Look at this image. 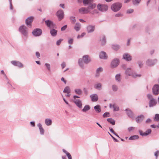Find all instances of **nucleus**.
Instances as JSON below:
<instances>
[{"label":"nucleus","mask_w":159,"mask_h":159,"mask_svg":"<svg viewBox=\"0 0 159 159\" xmlns=\"http://www.w3.org/2000/svg\"><path fill=\"white\" fill-rule=\"evenodd\" d=\"M45 66L46 67L48 71H50V65L48 63H45Z\"/></svg>","instance_id":"09e8293b"},{"label":"nucleus","mask_w":159,"mask_h":159,"mask_svg":"<svg viewBox=\"0 0 159 159\" xmlns=\"http://www.w3.org/2000/svg\"><path fill=\"white\" fill-rule=\"evenodd\" d=\"M63 98V100L64 101V102L66 103L67 105H68L69 106H70V105H69V103H68V102L66 101V99H65L64 98Z\"/></svg>","instance_id":"0e129e2a"},{"label":"nucleus","mask_w":159,"mask_h":159,"mask_svg":"<svg viewBox=\"0 0 159 159\" xmlns=\"http://www.w3.org/2000/svg\"><path fill=\"white\" fill-rule=\"evenodd\" d=\"M122 16V14L120 13H118L115 15V16L117 17H121Z\"/></svg>","instance_id":"6e6d98bb"},{"label":"nucleus","mask_w":159,"mask_h":159,"mask_svg":"<svg viewBox=\"0 0 159 159\" xmlns=\"http://www.w3.org/2000/svg\"><path fill=\"white\" fill-rule=\"evenodd\" d=\"M63 40V39H60L58 40L56 42V44L58 46L60 45L61 42Z\"/></svg>","instance_id":"de8ad7c7"},{"label":"nucleus","mask_w":159,"mask_h":159,"mask_svg":"<svg viewBox=\"0 0 159 159\" xmlns=\"http://www.w3.org/2000/svg\"><path fill=\"white\" fill-rule=\"evenodd\" d=\"M123 58L127 61H131L132 59L131 56L127 53H125L123 54Z\"/></svg>","instance_id":"2eb2a0df"},{"label":"nucleus","mask_w":159,"mask_h":159,"mask_svg":"<svg viewBox=\"0 0 159 159\" xmlns=\"http://www.w3.org/2000/svg\"><path fill=\"white\" fill-rule=\"evenodd\" d=\"M19 31L25 39L27 38L28 35V28L24 25L20 26Z\"/></svg>","instance_id":"7ed1b4c3"},{"label":"nucleus","mask_w":159,"mask_h":159,"mask_svg":"<svg viewBox=\"0 0 159 159\" xmlns=\"http://www.w3.org/2000/svg\"><path fill=\"white\" fill-rule=\"evenodd\" d=\"M94 109L95 111L98 113H99L101 111L100 107L99 105H97L94 107Z\"/></svg>","instance_id":"2f4dec72"},{"label":"nucleus","mask_w":159,"mask_h":159,"mask_svg":"<svg viewBox=\"0 0 159 159\" xmlns=\"http://www.w3.org/2000/svg\"><path fill=\"white\" fill-rule=\"evenodd\" d=\"M133 11H134L133 9H130L128 10L126 12V13L127 14H130V13H131L132 12H133Z\"/></svg>","instance_id":"3c124183"},{"label":"nucleus","mask_w":159,"mask_h":159,"mask_svg":"<svg viewBox=\"0 0 159 159\" xmlns=\"http://www.w3.org/2000/svg\"><path fill=\"white\" fill-rule=\"evenodd\" d=\"M110 136H111L112 138V139H113V140L115 141V142H118V140L117 139H116L113 136H112L110 134Z\"/></svg>","instance_id":"680f3d73"},{"label":"nucleus","mask_w":159,"mask_h":159,"mask_svg":"<svg viewBox=\"0 0 159 159\" xmlns=\"http://www.w3.org/2000/svg\"><path fill=\"white\" fill-rule=\"evenodd\" d=\"M133 4L137 5L140 2L141 0H132Z\"/></svg>","instance_id":"a19ab883"},{"label":"nucleus","mask_w":159,"mask_h":159,"mask_svg":"<svg viewBox=\"0 0 159 159\" xmlns=\"http://www.w3.org/2000/svg\"><path fill=\"white\" fill-rule=\"evenodd\" d=\"M91 8V7H88L87 8L85 7H81L79 10V11L80 13L83 14H87L88 13L94 14L97 12V10H94L92 11L93 10H91L90 9Z\"/></svg>","instance_id":"f03ea898"},{"label":"nucleus","mask_w":159,"mask_h":159,"mask_svg":"<svg viewBox=\"0 0 159 159\" xmlns=\"http://www.w3.org/2000/svg\"><path fill=\"white\" fill-rule=\"evenodd\" d=\"M45 123L47 126H49L52 124V121L51 119L49 118H47L45 119Z\"/></svg>","instance_id":"7c9ffc66"},{"label":"nucleus","mask_w":159,"mask_h":159,"mask_svg":"<svg viewBox=\"0 0 159 159\" xmlns=\"http://www.w3.org/2000/svg\"><path fill=\"white\" fill-rule=\"evenodd\" d=\"M36 55L38 58H39L40 57V54L39 52H36Z\"/></svg>","instance_id":"69168bd1"},{"label":"nucleus","mask_w":159,"mask_h":159,"mask_svg":"<svg viewBox=\"0 0 159 159\" xmlns=\"http://www.w3.org/2000/svg\"><path fill=\"white\" fill-rule=\"evenodd\" d=\"M70 88L68 86L66 87L63 91L64 93H67V94H69L70 93Z\"/></svg>","instance_id":"f704fd0d"},{"label":"nucleus","mask_w":159,"mask_h":159,"mask_svg":"<svg viewBox=\"0 0 159 159\" xmlns=\"http://www.w3.org/2000/svg\"><path fill=\"white\" fill-rule=\"evenodd\" d=\"M90 109V107L89 105H86L82 109V111L83 112H86L87 111L89 110Z\"/></svg>","instance_id":"473e14b6"},{"label":"nucleus","mask_w":159,"mask_h":159,"mask_svg":"<svg viewBox=\"0 0 159 159\" xmlns=\"http://www.w3.org/2000/svg\"><path fill=\"white\" fill-rule=\"evenodd\" d=\"M61 66L62 69H63L66 66L65 63V62H63L61 64Z\"/></svg>","instance_id":"e2e57ef3"},{"label":"nucleus","mask_w":159,"mask_h":159,"mask_svg":"<svg viewBox=\"0 0 159 159\" xmlns=\"http://www.w3.org/2000/svg\"><path fill=\"white\" fill-rule=\"evenodd\" d=\"M112 89L113 91L115 92L117 90L118 87L117 86L115 85H113L112 86Z\"/></svg>","instance_id":"37998d69"},{"label":"nucleus","mask_w":159,"mask_h":159,"mask_svg":"<svg viewBox=\"0 0 159 159\" xmlns=\"http://www.w3.org/2000/svg\"><path fill=\"white\" fill-rule=\"evenodd\" d=\"M126 75L128 76H131L135 78L137 77H140L141 76L140 75H137L135 73L134 71L130 68H128L125 71Z\"/></svg>","instance_id":"423d86ee"},{"label":"nucleus","mask_w":159,"mask_h":159,"mask_svg":"<svg viewBox=\"0 0 159 159\" xmlns=\"http://www.w3.org/2000/svg\"><path fill=\"white\" fill-rule=\"evenodd\" d=\"M50 32L52 36L55 37L57 34V31L54 29H52L50 30Z\"/></svg>","instance_id":"c85d7f7f"},{"label":"nucleus","mask_w":159,"mask_h":159,"mask_svg":"<svg viewBox=\"0 0 159 159\" xmlns=\"http://www.w3.org/2000/svg\"><path fill=\"white\" fill-rule=\"evenodd\" d=\"M110 124H111L112 125H115V120H114L110 118Z\"/></svg>","instance_id":"8fccbe9b"},{"label":"nucleus","mask_w":159,"mask_h":159,"mask_svg":"<svg viewBox=\"0 0 159 159\" xmlns=\"http://www.w3.org/2000/svg\"><path fill=\"white\" fill-rule=\"evenodd\" d=\"M147 97L148 99H150V100L152 99H154L152 98V95L150 94H148L147 95Z\"/></svg>","instance_id":"052dcab7"},{"label":"nucleus","mask_w":159,"mask_h":159,"mask_svg":"<svg viewBox=\"0 0 159 159\" xmlns=\"http://www.w3.org/2000/svg\"><path fill=\"white\" fill-rule=\"evenodd\" d=\"M109 114V113L108 112H106L103 115V117H108V115Z\"/></svg>","instance_id":"5fc2aeb1"},{"label":"nucleus","mask_w":159,"mask_h":159,"mask_svg":"<svg viewBox=\"0 0 159 159\" xmlns=\"http://www.w3.org/2000/svg\"><path fill=\"white\" fill-rule=\"evenodd\" d=\"M45 22L47 26L50 28H54L55 26V25L49 20H45Z\"/></svg>","instance_id":"4468645a"},{"label":"nucleus","mask_w":159,"mask_h":159,"mask_svg":"<svg viewBox=\"0 0 159 159\" xmlns=\"http://www.w3.org/2000/svg\"><path fill=\"white\" fill-rule=\"evenodd\" d=\"M74 102L76 106L80 109H81L82 107V101L79 99H75L74 101Z\"/></svg>","instance_id":"dca6fc26"},{"label":"nucleus","mask_w":159,"mask_h":159,"mask_svg":"<svg viewBox=\"0 0 159 159\" xmlns=\"http://www.w3.org/2000/svg\"><path fill=\"white\" fill-rule=\"evenodd\" d=\"M91 61V59L89 57L88 55H85L82 58H80L78 60V64L82 69L84 68V63L88 64Z\"/></svg>","instance_id":"f257e3e1"},{"label":"nucleus","mask_w":159,"mask_h":159,"mask_svg":"<svg viewBox=\"0 0 159 159\" xmlns=\"http://www.w3.org/2000/svg\"><path fill=\"white\" fill-rule=\"evenodd\" d=\"M119 64V60L118 59H114L111 62V67L113 68H116L117 66Z\"/></svg>","instance_id":"f8f14e48"},{"label":"nucleus","mask_w":159,"mask_h":159,"mask_svg":"<svg viewBox=\"0 0 159 159\" xmlns=\"http://www.w3.org/2000/svg\"><path fill=\"white\" fill-rule=\"evenodd\" d=\"M42 30L40 29L36 28L33 30L32 33L33 35L35 37L39 36L42 34Z\"/></svg>","instance_id":"0eeeda50"},{"label":"nucleus","mask_w":159,"mask_h":159,"mask_svg":"<svg viewBox=\"0 0 159 159\" xmlns=\"http://www.w3.org/2000/svg\"><path fill=\"white\" fill-rule=\"evenodd\" d=\"M75 18V17L73 16H71L70 17V19L74 22V23H75L76 21Z\"/></svg>","instance_id":"13d9d810"},{"label":"nucleus","mask_w":159,"mask_h":159,"mask_svg":"<svg viewBox=\"0 0 159 159\" xmlns=\"http://www.w3.org/2000/svg\"><path fill=\"white\" fill-rule=\"evenodd\" d=\"M100 41L101 44L102 45H103L105 44L106 42L105 37L104 36H102L100 37Z\"/></svg>","instance_id":"c756f323"},{"label":"nucleus","mask_w":159,"mask_h":159,"mask_svg":"<svg viewBox=\"0 0 159 159\" xmlns=\"http://www.w3.org/2000/svg\"><path fill=\"white\" fill-rule=\"evenodd\" d=\"M101 87L102 84L100 83H97L94 85V88L98 90H100L101 88Z\"/></svg>","instance_id":"4c0bfd02"},{"label":"nucleus","mask_w":159,"mask_h":159,"mask_svg":"<svg viewBox=\"0 0 159 159\" xmlns=\"http://www.w3.org/2000/svg\"><path fill=\"white\" fill-rule=\"evenodd\" d=\"M31 125L33 127H34L35 126V123L34 122L31 121L30 122Z\"/></svg>","instance_id":"338daca9"},{"label":"nucleus","mask_w":159,"mask_h":159,"mask_svg":"<svg viewBox=\"0 0 159 159\" xmlns=\"http://www.w3.org/2000/svg\"><path fill=\"white\" fill-rule=\"evenodd\" d=\"M138 63L140 68H141L143 66V62L142 61H139L138 62Z\"/></svg>","instance_id":"49530a36"},{"label":"nucleus","mask_w":159,"mask_h":159,"mask_svg":"<svg viewBox=\"0 0 159 159\" xmlns=\"http://www.w3.org/2000/svg\"><path fill=\"white\" fill-rule=\"evenodd\" d=\"M67 25H65L62 27L61 28V31H64L66 30V29L67 28Z\"/></svg>","instance_id":"603ef678"},{"label":"nucleus","mask_w":159,"mask_h":159,"mask_svg":"<svg viewBox=\"0 0 159 159\" xmlns=\"http://www.w3.org/2000/svg\"><path fill=\"white\" fill-rule=\"evenodd\" d=\"M73 41V39H70L68 41V43L69 44H72Z\"/></svg>","instance_id":"4d7b16f0"},{"label":"nucleus","mask_w":159,"mask_h":159,"mask_svg":"<svg viewBox=\"0 0 159 159\" xmlns=\"http://www.w3.org/2000/svg\"><path fill=\"white\" fill-rule=\"evenodd\" d=\"M62 151L63 152L66 154L68 159H72L71 156L69 153L65 149H63Z\"/></svg>","instance_id":"e433bc0d"},{"label":"nucleus","mask_w":159,"mask_h":159,"mask_svg":"<svg viewBox=\"0 0 159 159\" xmlns=\"http://www.w3.org/2000/svg\"><path fill=\"white\" fill-rule=\"evenodd\" d=\"M111 48L113 50L117 51L120 48V46L118 44H113L111 45Z\"/></svg>","instance_id":"b1692460"},{"label":"nucleus","mask_w":159,"mask_h":159,"mask_svg":"<svg viewBox=\"0 0 159 159\" xmlns=\"http://www.w3.org/2000/svg\"><path fill=\"white\" fill-rule=\"evenodd\" d=\"M153 93L155 95H157L159 93V85L155 84L152 89Z\"/></svg>","instance_id":"9b49d317"},{"label":"nucleus","mask_w":159,"mask_h":159,"mask_svg":"<svg viewBox=\"0 0 159 159\" xmlns=\"http://www.w3.org/2000/svg\"><path fill=\"white\" fill-rule=\"evenodd\" d=\"M81 24L80 23H77L74 27V29L77 31H79L80 28Z\"/></svg>","instance_id":"72a5a7b5"},{"label":"nucleus","mask_w":159,"mask_h":159,"mask_svg":"<svg viewBox=\"0 0 159 159\" xmlns=\"http://www.w3.org/2000/svg\"><path fill=\"white\" fill-rule=\"evenodd\" d=\"M159 155V151L157 150L154 153V156L156 157V159H157Z\"/></svg>","instance_id":"a18cd8bd"},{"label":"nucleus","mask_w":159,"mask_h":159,"mask_svg":"<svg viewBox=\"0 0 159 159\" xmlns=\"http://www.w3.org/2000/svg\"><path fill=\"white\" fill-rule=\"evenodd\" d=\"M115 78L116 81L118 82H120L121 81L120 75L118 74L116 75Z\"/></svg>","instance_id":"58836bf2"},{"label":"nucleus","mask_w":159,"mask_h":159,"mask_svg":"<svg viewBox=\"0 0 159 159\" xmlns=\"http://www.w3.org/2000/svg\"><path fill=\"white\" fill-rule=\"evenodd\" d=\"M125 111H126V114L129 117L131 118H134V114L131 110L127 109L125 110Z\"/></svg>","instance_id":"a878e982"},{"label":"nucleus","mask_w":159,"mask_h":159,"mask_svg":"<svg viewBox=\"0 0 159 159\" xmlns=\"http://www.w3.org/2000/svg\"><path fill=\"white\" fill-rule=\"evenodd\" d=\"M11 63L14 66H17L20 68L23 67V65L20 62L18 61H12Z\"/></svg>","instance_id":"a211bd4d"},{"label":"nucleus","mask_w":159,"mask_h":159,"mask_svg":"<svg viewBox=\"0 0 159 159\" xmlns=\"http://www.w3.org/2000/svg\"><path fill=\"white\" fill-rule=\"evenodd\" d=\"M144 118V116L143 115L139 116L135 118L136 121L137 123H140L143 121Z\"/></svg>","instance_id":"412c9836"},{"label":"nucleus","mask_w":159,"mask_h":159,"mask_svg":"<svg viewBox=\"0 0 159 159\" xmlns=\"http://www.w3.org/2000/svg\"><path fill=\"white\" fill-rule=\"evenodd\" d=\"M90 97L92 101L93 102H96L98 101V97L97 94H94L91 95Z\"/></svg>","instance_id":"cd10ccee"},{"label":"nucleus","mask_w":159,"mask_h":159,"mask_svg":"<svg viewBox=\"0 0 159 159\" xmlns=\"http://www.w3.org/2000/svg\"><path fill=\"white\" fill-rule=\"evenodd\" d=\"M139 138V137L137 135H134L130 137L129 139V140H134L135 139H138Z\"/></svg>","instance_id":"ea45409f"},{"label":"nucleus","mask_w":159,"mask_h":159,"mask_svg":"<svg viewBox=\"0 0 159 159\" xmlns=\"http://www.w3.org/2000/svg\"><path fill=\"white\" fill-rule=\"evenodd\" d=\"M100 59H106L107 58V56L106 53L104 51H102L100 52L99 55Z\"/></svg>","instance_id":"4be33fe9"},{"label":"nucleus","mask_w":159,"mask_h":159,"mask_svg":"<svg viewBox=\"0 0 159 159\" xmlns=\"http://www.w3.org/2000/svg\"><path fill=\"white\" fill-rule=\"evenodd\" d=\"M157 60L156 59L152 60L149 59L146 61V63L148 66H152L157 62Z\"/></svg>","instance_id":"1a4fd4ad"},{"label":"nucleus","mask_w":159,"mask_h":159,"mask_svg":"<svg viewBox=\"0 0 159 159\" xmlns=\"http://www.w3.org/2000/svg\"><path fill=\"white\" fill-rule=\"evenodd\" d=\"M110 108H112L114 111H118L119 110V107L116 103L113 104H110Z\"/></svg>","instance_id":"aec40b11"},{"label":"nucleus","mask_w":159,"mask_h":159,"mask_svg":"<svg viewBox=\"0 0 159 159\" xmlns=\"http://www.w3.org/2000/svg\"><path fill=\"white\" fill-rule=\"evenodd\" d=\"M134 129V128L133 127H129L128 128V130L129 132H130L133 130Z\"/></svg>","instance_id":"bf43d9fd"},{"label":"nucleus","mask_w":159,"mask_h":159,"mask_svg":"<svg viewBox=\"0 0 159 159\" xmlns=\"http://www.w3.org/2000/svg\"><path fill=\"white\" fill-rule=\"evenodd\" d=\"M103 71V69L102 67H99L97 68L96 70V73L95 75L96 77H98L100 75V73Z\"/></svg>","instance_id":"393cba45"},{"label":"nucleus","mask_w":159,"mask_h":159,"mask_svg":"<svg viewBox=\"0 0 159 159\" xmlns=\"http://www.w3.org/2000/svg\"><path fill=\"white\" fill-rule=\"evenodd\" d=\"M110 131L112 133H113L114 134H115L116 136L118 138L120 139V137L117 135L114 131L113 129H110Z\"/></svg>","instance_id":"c03bdc74"},{"label":"nucleus","mask_w":159,"mask_h":159,"mask_svg":"<svg viewBox=\"0 0 159 159\" xmlns=\"http://www.w3.org/2000/svg\"><path fill=\"white\" fill-rule=\"evenodd\" d=\"M33 19L34 18L32 16L29 17L26 19L25 20V23L28 27H31V24L33 20Z\"/></svg>","instance_id":"ddd939ff"},{"label":"nucleus","mask_w":159,"mask_h":159,"mask_svg":"<svg viewBox=\"0 0 159 159\" xmlns=\"http://www.w3.org/2000/svg\"><path fill=\"white\" fill-rule=\"evenodd\" d=\"M95 26L94 25H89L87 27V30L88 33H90L93 32L95 30Z\"/></svg>","instance_id":"6ab92c4d"},{"label":"nucleus","mask_w":159,"mask_h":159,"mask_svg":"<svg viewBox=\"0 0 159 159\" xmlns=\"http://www.w3.org/2000/svg\"><path fill=\"white\" fill-rule=\"evenodd\" d=\"M93 0H83V2L84 6L91 7V10H93L96 7V4L94 3Z\"/></svg>","instance_id":"20e7f679"},{"label":"nucleus","mask_w":159,"mask_h":159,"mask_svg":"<svg viewBox=\"0 0 159 159\" xmlns=\"http://www.w3.org/2000/svg\"><path fill=\"white\" fill-rule=\"evenodd\" d=\"M151 132L152 131L151 129H148L144 133L141 130H139V134L142 136H145L149 135L151 133Z\"/></svg>","instance_id":"f3484780"},{"label":"nucleus","mask_w":159,"mask_h":159,"mask_svg":"<svg viewBox=\"0 0 159 159\" xmlns=\"http://www.w3.org/2000/svg\"><path fill=\"white\" fill-rule=\"evenodd\" d=\"M37 126L39 128L40 134L41 135L44 134V130L42 127L41 124L40 123H39L38 124Z\"/></svg>","instance_id":"bb28decb"},{"label":"nucleus","mask_w":159,"mask_h":159,"mask_svg":"<svg viewBox=\"0 0 159 159\" xmlns=\"http://www.w3.org/2000/svg\"><path fill=\"white\" fill-rule=\"evenodd\" d=\"M98 9L102 12L105 11L108 9V6L104 4H98L97 6Z\"/></svg>","instance_id":"6e6552de"},{"label":"nucleus","mask_w":159,"mask_h":159,"mask_svg":"<svg viewBox=\"0 0 159 159\" xmlns=\"http://www.w3.org/2000/svg\"><path fill=\"white\" fill-rule=\"evenodd\" d=\"M57 15L59 20H61L64 17V12L62 10H59L57 12Z\"/></svg>","instance_id":"9d476101"},{"label":"nucleus","mask_w":159,"mask_h":159,"mask_svg":"<svg viewBox=\"0 0 159 159\" xmlns=\"http://www.w3.org/2000/svg\"><path fill=\"white\" fill-rule=\"evenodd\" d=\"M85 35V33H82L81 35H78L77 37V39H79L83 37Z\"/></svg>","instance_id":"864d4df0"},{"label":"nucleus","mask_w":159,"mask_h":159,"mask_svg":"<svg viewBox=\"0 0 159 159\" xmlns=\"http://www.w3.org/2000/svg\"><path fill=\"white\" fill-rule=\"evenodd\" d=\"M154 119L155 121H159V114H155V116L154 118Z\"/></svg>","instance_id":"79ce46f5"},{"label":"nucleus","mask_w":159,"mask_h":159,"mask_svg":"<svg viewBox=\"0 0 159 159\" xmlns=\"http://www.w3.org/2000/svg\"><path fill=\"white\" fill-rule=\"evenodd\" d=\"M61 80L65 84H66V81L65 80L64 78L63 77H62L61 79Z\"/></svg>","instance_id":"774afa93"},{"label":"nucleus","mask_w":159,"mask_h":159,"mask_svg":"<svg viewBox=\"0 0 159 159\" xmlns=\"http://www.w3.org/2000/svg\"><path fill=\"white\" fill-rule=\"evenodd\" d=\"M122 4L120 2H116L112 4L111 6V10L114 12L119 11L122 7Z\"/></svg>","instance_id":"39448f33"},{"label":"nucleus","mask_w":159,"mask_h":159,"mask_svg":"<svg viewBox=\"0 0 159 159\" xmlns=\"http://www.w3.org/2000/svg\"><path fill=\"white\" fill-rule=\"evenodd\" d=\"M157 103L156 101L154 98L151 99L149 102V107H152L156 105Z\"/></svg>","instance_id":"5701e85b"},{"label":"nucleus","mask_w":159,"mask_h":159,"mask_svg":"<svg viewBox=\"0 0 159 159\" xmlns=\"http://www.w3.org/2000/svg\"><path fill=\"white\" fill-rule=\"evenodd\" d=\"M74 91L76 94L79 95H81L83 93L82 91L79 89H75Z\"/></svg>","instance_id":"c9c22d12"}]
</instances>
